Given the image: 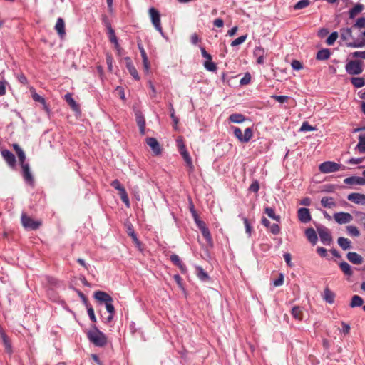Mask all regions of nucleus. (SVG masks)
<instances>
[{"mask_svg":"<svg viewBox=\"0 0 365 365\" xmlns=\"http://www.w3.org/2000/svg\"><path fill=\"white\" fill-rule=\"evenodd\" d=\"M13 148L19 158V162L22 168V174L24 180L29 185H32L34 179L30 171L29 165L25 163L26 155L21 148L16 143L13 144Z\"/></svg>","mask_w":365,"mask_h":365,"instance_id":"obj_1","label":"nucleus"},{"mask_svg":"<svg viewBox=\"0 0 365 365\" xmlns=\"http://www.w3.org/2000/svg\"><path fill=\"white\" fill-rule=\"evenodd\" d=\"M87 336L92 344L98 347H103L107 343L106 335L95 326L88 331Z\"/></svg>","mask_w":365,"mask_h":365,"instance_id":"obj_2","label":"nucleus"},{"mask_svg":"<svg viewBox=\"0 0 365 365\" xmlns=\"http://www.w3.org/2000/svg\"><path fill=\"white\" fill-rule=\"evenodd\" d=\"M319 170L322 173H330L345 170V166L333 161H325L319 165Z\"/></svg>","mask_w":365,"mask_h":365,"instance_id":"obj_3","label":"nucleus"},{"mask_svg":"<svg viewBox=\"0 0 365 365\" xmlns=\"http://www.w3.org/2000/svg\"><path fill=\"white\" fill-rule=\"evenodd\" d=\"M149 14L150 16L152 24L155 28V29L160 32V34L163 38H167L161 27L160 16L159 11L156 9L151 7L149 9Z\"/></svg>","mask_w":365,"mask_h":365,"instance_id":"obj_4","label":"nucleus"},{"mask_svg":"<svg viewBox=\"0 0 365 365\" xmlns=\"http://www.w3.org/2000/svg\"><path fill=\"white\" fill-rule=\"evenodd\" d=\"M345 70L349 75H359L363 71L362 63L359 61H349L345 66Z\"/></svg>","mask_w":365,"mask_h":365,"instance_id":"obj_5","label":"nucleus"},{"mask_svg":"<svg viewBox=\"0 0 365 365\" xmlns=\"http://www.w3.org/2000/svg\"><path fill=\"white\" fill-rule=\"evenodd\" d=\"M21 222L23 226L31 230H37L41 225V222L38 221H35L30 217H28L25 214H22L21 215Z\"/></svg>","mask_w":365,"mask_h":365,"instance_id":"obj_6","label":"nucleus"},{"mask_svg":"<svg viewBox=\"0 0 365 365\" xmlns=\"http://www.w3.org/2000/svg\"><path fill=\"white\" fill-rule=\"evenodd\" d=\"M318 234L320 237L321 242L325 245H329L331 242V236L327 228L322 227L317 228Z\"/></svg>","mask_w":365,"mask_h":365,"instance_id":"obj_7","label":"nucleus"},{"mask_svg":"<svg viewBox=\"0 0 365 365\" xmlns=\"http://www.w3.org/2000/svg\"><path fill=\"white\" fill-rule=\"evenodd\" d=\"M335 221L339 224H346L350 222L353 220V217L348 212H336L334 215Z\"/></svg>","mask_w":365,"mask_h":365,"instance_id":"obj_8","label":"nucleus"},{"mask_svg":"<svg viewBox=\"0 0 365 365\" xmlns=\"http://www.w3.org/2000/svg\"><path fill=\"white\" fill-rule=\"evenodd\" d=\"M135 120L138 126L139 127L140 133L141 135L145 134V120L143 113L140 110L135 111Z\"/></svg>","mask_w":365,"mask_h":365,"instance_id":"obj_9","label":"nucleus"},{"mask_svg":"<svg viewBox=\"0 0 365 365\" xmlns=\"http://www.w3.org/2000/svg\"><path fill=\"white\" fill-rule=\"evenodd\" d=\"M297 213L299 220L302 223H307L312 220L309 210L307 208H299Z\"/></svg>","mask_w":365,"mask_h":365,"instance_id":"obj_10","label":"nucleus"},{"mask_svg":"<svg viewBox=\"0 0 365 365\" xmlns=\"http://www.w3.org/2000/svg\"><path fill=\"white\" fill-rule=\"evenodd\" d=\"M146 143L151 148L155 155H158L161 153L160 144L155 138H147Z\"/></svg>","mask_w":365,"mask_h":365,"instance_id":"obj_11","label":"nucleus"},{"mask_svg":"<svg viewBox=\"0 0 365 365\" xmlns=\"http://www.w3.org/2000/svg\"><path fill=\"white\" fill-rule=\"evenodd\" d=\"M347 199L358 205H365V195L353 192L347 196Z\"/></svg>","mask_w":365,"mask_h":365,"instance_id":"obj_12","label":"nucleus"},{"mask_svg":"<svg viewBox=\"0 0 365 365\" xmlns=\"http://www.w3.org/2000/svg\"><path fill=\"white\" fill-rule=\"evenodd\" d=\"M1 155L11 167H14L16 164V158L14 155L9 150H1Z\"/></svg>","mask_w":365,"mask_h":365,"instance_id":"obj_13","label":"nucleus"},{"mask_svg":"<svg viewBox=\"0 0 365 365\" xmlns=\"http://www.w3.org/2000/svg\"><path fill=\"white\" fill-rule=\"evenodd\" d=\"M94 297L98 302H103L104 304L113 302L112 297L108 294L103 291L96 292Z\"/></svg>","mask_w":365,"mask_h":365,"instance_id":"obj_14","label":"nucleus"},{"mask_svg":"<svg viewBox=\"0 0 365 365\" xmlns=\"http://www.w3.org/2000/svg\"><path fill=\"white\" fill-rule=\"evenodd\" d=\"M346 257L349 262L354 264H361L363 262L362 257L356 252H350L346 255Z\"/></svg>","mask_w":365,"mask_h":365,"instance_id":"obj_15","label":"nucleus"},{"mask_svg":"<svg viewBox=\"0 0 365 365\" xmlns=\"http://www.w3.org/2000/svg\"><path fill=\"white\" fill-rule=\"evenodd\" d=\"M126 61V68L129 71V73L135 79L139 80L140 77L138 75V73L134 66L133 63H132L130 58H125Z\"/></svg>","mask_w":365,"mask_h":365,"instance_id":"obj_16","label":"nucleus"},{"mask_svg":"<svg viewBox=\"0 0 365 365\" xmlns=\"http://www.w3.org/2000/svg\"><path fill=\"white\" fill-rule=\"evenodd\" d=\"M55 29L61 38L65 36V23L62 18H58L57 19L56 24L55 25Z\"/></svg>","mask_w":365,"mask_h":365,"instance_id":"obj_17","label":"nucleus"},{"mask_svg":"<svg viewBox=\"0 0 365 365\" xmlns=\"http://www.w3.org/2000/svg\"><path fill=\"white\" fill-rule=\"evenodd\" d=\"M322 298L326 302L331 304L334 302L335 294L328 287H326L324 290Z\"/></svg>","mask_w":365,"mask_h":365,"instance_id":"obj_18","label":"nucleus"},{"mask_svg":"<svg viewBox=\"0 0 365 365\" xmlns=\"http://www.w3.org/2000/svg\"><path fill=\"white\" fill-rule=\"evenodd\" d=\"M345 184L347 185H364V181L361 177L360 176H351L344 179V180Z\"/></svg>","mask_w":365,"mask_h":365,"instance_id":"obj_19","label":"nucleus"},{"mask_svg":"<svg viewBox=\"0 0 365 365\" xmlns=\"http://www.w3.org/2000/svg\"><path fill=\"white\" fill-rule=\"evenodd\" d=\"M138 48H139V51L140 52V55H141V57H142V59H143V63L144 69L146 71H148V70H149V61H148V58L147 56L146 52H145L143 46L140 43H138Z\"/></svg>","mask_w":365,"mask_h":365,"instance_id":"obj_20","label":"nucleus"},{"mask_svg":"<svg viewBox=\"0 0 365 365\" xmlns=\"http://www.w3.org/2000/svg\"><path fill=\"white\" fill-rule=\"evenodd\" d=\"M170 261L177 267H179V269L181 270L182 272H185L186 270L185 264L182 262L178 255L175 254H173L170 255Z\"/></svg>","mask_w":365,"mask_h":365,"instance_id":"obj_21","label":"nucleus"},{"mask_svg":"<svg viewBox=\"0 0 365 365\" xmlns=\"http://www.w3.org/2000/svg\"><path fill=\"white\" fill-rule=\"evenodd\" d=\"M305 235L308 240L312 244L315 245L317 242V235L313 228H307L305 231Z\"/></svg>","mask_w":365,"mask_h":365,"instance_id":"obj_22","label":"nucleus"},{"mask_svg":"<svg viewBox=\"0 0 365 365\" xmlns=\"http://www.w3.org/2000/svg\"><path fill=\"white\" fill-rule=\"evenodd\" d=\"M195 273L197 277L202 282H207L210 279V277L207 273L200 266L195 267Z\"/></svg>","mask_w":365,"mask_h":365,"instance_id":"obj_23","label":"nucleus"},{"mask_svg":"<svg viewBox=\"0 0 365 365\" xmlns=\"http://www.w3.org/2000/svg\"><path fill=\"white\" fill-rule=\"evenodd\" d=\"M229 121L234 123H242L246 120L245 115L240 113H233L229 116Z\"/></svg>","mask_w":365,"mask_h":365,"instance_id":"obj_24","label":"nucleus"},{"mask_svg":"<svg viewBox=\"0 0 365 365\" xmlns=\"http://www.w3.org/2000/svg\"><path fill=\"white\" fill-rule=\"evenodd\" d=\"M321 204L326 208H332L336 206L334 198L331 197H323L321 200Z\"/></svg>","mask_w":365,"mask_h":365,"instance_id":"obj_25","label":"nucleus"},{"mask_svg":"<svg viewBox=\"0 0 365 365\" xmlns=\"http://www.w3.org/2000/svg\"><path fill=\"white\" fill-rule=\"evenodd\" d=\"M337 242L340 247L344 250H349L351 247V242L349 239L343 237H339Z\"/></svg>","mask_w":365,"mask_h":365,"instance_id":"obj_26","label":"nucleus"},{"mask_svg":"<svg viewBox=\"0 0 365 365\" xmlns=\"http://www.w3.org/2000/svg\"><path fill=\"white\" fill-rule=\"evenodd\" d=\"M330 51L328 48H323L317 52L316 58L319 61H324L330 57Z\"/></svg>","mask_w":365,"mask_h":365,"instance_id":"obj_27","label":"nucleus"},{"mask_svg":"<svg viewBox=\"0 0 365 365\" xmlns=\"http://www.w3.org/2000/svg\"><path fill=\"white\" fill-rule=\"evenodd\" d=\"M340 36L343 41H348L352 38V30L351 28H343L340 30Z\"/></svg>","mask_w":365,"mask_h":365,"instance_id":"obj_28","label":"nucleus"},{"mask_svg":"<svg viewBox=\"0 0 365 365\" xmlns=\"http://www.w3.org/2000/svg\"><path fill=\"white\" fill-rule=\"evenodd\" d=\"M361 153H365V134H361L359 136V143L355 147Z\"/></svg>","mask_w":365,"mask_h":365,"instance_id":"obj_29","label":"nucleus"},{"mask_svg":"<svg viewBox=\"0 0 365 365\" xmlns=\"http://www.w3.org/2000/svg\"><path fill=\"white\" fill-rule=\"evenodd\" d=\"M253 137V130L252 128H247L244 133H242V138L241 143H245L249 142Z\"/></svg>","mask_w":365,"mask_h":365,"instance_id":"obj_30","label":"nucleus"},{"mask_svg":"<svg viewBox=\"0 0 365 365\" xmlns=\"http://www.w3.org/2000/svg\"><path fill=\"white\" fill-rule=\"evenodd\" d=\"M364 9V6L361 4H356L353 8H351L349 11V17L351 19H354L355 16L362 11Z\"/></svg>","mask_w":365,"mask_h":365,"instance_id":"obj_31","label":"nucleus"},{"mask_svg":"<svg viewBox=\"0 0 365 365\" xmlns=\"http://www.w3.org/2000/svg\"><path fill=\"white\" fill-rule=\"evenodd\" d=\"M355 88H361L365 85V79L361 77H352L350 80Z\"/></svg>","mask_w":365,"mask_h":365,"instance_id":"obj_32","label":"nucleus"},{"mask_svg":"<svg viewBox=\"0 0 365 365\" xmlns=\"http://www.w3.org/2000/svg\"><path fill=\"white\" fill-rule=\"evenodd\" d=\"M339 267L341 269V271L344 273V274L347 276H351L353 274L351 267L347 262H340Z\"/></svg>","mask_w":365,"mask_h":365,"instance_id":"obj_33","label":"nucleus"},{"mask_svg":"<svg viewBox=\"0 0 365 365\" xmlns=\"http://www.w3.org/2000/svg\"><path fill=\"white\" fill-rule=\"evenodd\" d=\"M108 33L109 39H110V42L114 43L115 48H118L119 47V43L118 42L117 37L115 36L114 30L110 26H108Z\"/></svg>","mask_w":365,"mask_h":365,"instance_id":"obj_34","label":"nucleus"},{"mask_svg":"<svg viewBox=\"0 0 365 365\" xmlns=\"http://www.w3.org/2000/svg\"><path fill=\"white\" fill-rule=\"evenodd\" d=\"M65 100L68 103V105L73 108L74 110H78V106L75 101V100L73 98L71 93H67L65 95Z\"/></svg>","mask_w":365,"mask_h":365,"instance_id":"obj_35","label":"nucleus"},{"mask_svg":"<svg viewBox=\"0 0 365 365\" xmlns=\"http://www.w3.org/2000/svg\"><path fill=\"white\" fill-rule=\"evenodd\" d=\"M292 315L294 319L299 321L302 320L303 315L302 309L299 307H294L292 309Z\"/></svg>","mask_w":365,"mask_h":365,"instance_id":"obj_36","label":"nucleus"},{"mask_svg":"<svg viewBox=\"0 0 365 365\" xmlns=\"http://www.w3.org/2000/svg\"><path fill=\"white\" fill-rule=\"evenodd\" d=\"M3 344L4 345L5 351L9 354H11L13 350H12V346L11 344V341H9L8 336L6 335L3 334V339H1Z\"/></svg>","mask_w":365,"mask_h":365,"instance_id":"obj_37","label":"nucleus"},{"mask_svg":"<svg viewBox=\"0 0 365 365\" xmlns=\"http://www.w3.org/2000/svg\"><path fill=\"white\" fill-rule=\"evenodd\" d=\"M363 299L361 297L358 295H354L351 298V301L350 303L351 307H360L363 304Z\"/></svg>","mask_w":365,"mask_h":365,"instance_id":"obj_38","label":"nucleus"},{"mask_svg":"<svg viewBox=\"0 0 365 365\" xmlns=\"http://www.w3.org/2000/svg\"><path fill=\"white\" fill-rule=\"evenodd\" d=\"M201 233H202V236L205 237V239L206 240V242L208 244V245L210 247H212L213 241H212V236L210 235V232L208 228L207 227L206 229H204L202 231H201Z\"/></svg>","mask_w":365,"mask_h":365,"instance_id":"obj_39","label":"nucleus"},{"mask_svg":"<svg viewBox=\"0 0 365 365\" xmlns=\"http://www.w3.org/2000/svg\"><path fill=\"white\" fill-rule=\"evenodd\" d=\"M265 213L269 216V217L279 222L280 221V216L275 215L274 210L273 208L267 207L264 209Z\"/></svg>","mask_w":365,"mask_h":365,"instance_id":"obj_40","label":"nucleus"},{"mask_svg":"<svg viewBox=\"0 0 365 365\" xmlns=\"http://www.w3.org/2000/svg\"><path fill=\"white\" fill-rule=\"evenodd\" d=\"M346 46L350 48H362L365 46V40H354L352 42L347 43Z\"/></svg>","mask_w":365,"mask_h":365,"instance_id":"obj_41","label":"nucleus"},{"mask_svg":"<svg viewBox=\"0 0 365 365\" xmlns=\"http://www.w3.org/2000/svg\"><path fill=\"white\" fill-rule=\"evenodd\" d=\"M339 37L338 32L334 31L332 32L327 38L326 43L329 46H331L334 43V42L336 41V39Z\"/></svg>","mask_w":365,"mask_h":365,"instance_id":"obj_42","label":"nucleus"},{"mask_svg":"<svg viewBox=\"0 0 365 365\" xmlns=\"http://www.w3.org/2000/svg\"><path fill=\"white\" fill-rule=\"evenodd\" d=\"M347 232L349 235L353 237H359L360 235L359 230L358 228L353 225H349L346 227Z\"/></svg>","mask_w":365,"mask_h":365,"instance_id":"obj_43","label":"nucleus"},{"mask_svg":"<svg viewBox=\"0 0 365 365\" xmlns=\"http://www.w3.org/2000/svg\"><path fill=\"white\" fill-rule=\"evenodd\" d=\"M119 195H120V199L122 200V201L125 204V205L128 207H129L130 202H129V198H128V196L125 189H122V190H120L119 192Z\"/></svg>","mask_w":365,"mask_h":365,"instance_id":"obj_44","label":"nucleus"},{"mask_svg":"<svg viewBox=\"0 0 365 365\" xmlns=\"http://www.w3.org/2000/svg\"><path fill=\"white\" fill-rule=\"evenodd\" d=\"M309 4L310 1L309 0H300L294 6V9L295 10L302 9L308 6Z\"/></svg>","mask_w":365,"mask_h":365,"instance_id":"obj_45","label":"nucleus"},{"mask_svg":"<svg viewBox=\"0 0 365 365\" xmlns=\"http://www.w3.org/2000/svg\"><path fill=\"white\" fill-rule=\"evenodd\" d=\"M247 38V35L241 36L231 42V46L235 47L243 43Z\"/></svg>","mask_w":365,"mask_h":365,"instance_id":"obj_46","label":"nucleus"},{"mask_svg":"<svg viewBox=\"0 0 365 365\" xmlns=\"http://www.w3.org/2000/svg\"><path fill=\"white\" fill-rule=\"evenodd\" d=\"M31 92L32 98L34 101L39 102L43 104L45 103V99L42 96H41L40 95L36 93L34 88L31 89Z\"/></svg>","mask_w":365,"mask_h":365,"instance_id":"obj_47","label":"nucleus"},{"mask_svg":"<svg viewBox=\"0 0 365 365\" xmlns=\"http://www.w3.org/2000/svg\"><path fill=\"white\" fill-rule=\"evenodd\" d=\"M127 232H128V235L132 237L133 240L135 243L139 244V241L138 240L137 235H136L131 224H129L128 225V231Z\"/></svg>","mask_w":365,"mask_h":365,"instance_id":"obj_48","label":"nucleus"},{"mask_svg":"<svg viewBox=\"0 0 365 365\" xmlns=\"http://www.w3.org/2000/svg\"><path fill=\"white\" fill-rule=\"evenodd\" d=\"M204 66L209 71H215L217 70V66L215 63L212 61V60H207L204 63Z\"/></svg>","mask_w":365,"mask_h":365,"instance_id":"obj_49","label":"nucleus"},{"mask_svg":"<svg viewBox=\"0 0 365 365\" xmlns=\"http://www.w3.org/2000/svg\"><path fill=\"white\" fill-rule=\"evenodd\" d=\"M315 130V128L310 125L307 122H304L300 128V131L307 132Z\"/></svg>","mask_w":365,"mask_h":365,"instance_id":"obj_50","label":"nucleus"},{"mask_svg":"<svg viewBox=\"0 0 365 365\" xmlns=\"http://www.w3.org/2000/svg\"><path fill=\"white\" fill-rule=\"evenodd\" d=\"M354 26L359 29L365 28V17L359 18L354 24Z\"/></svg>","mask_w":365,"mask_h":365,"instance_id":"obj_51","label":"nucleus"},{"mask_svg":"<svg viewBox=\"0 0 365 365\" xmlns=\"http://www.w3.org/2000/svg\"><path fill=\"white\" fill-rule=\"evenodd\" d=\"M233 133L235 138L241 143V140L242 138V132L241 129L238 127H234Z\"/></svg>","mask_w":365,"mask_h":365,"instance_id":"obj_52","label":"nucleus"},{"mask_svg":"<svg viewBox=\"0 0 365 365\" xmlns=\"http://www.w3.org/2000/svg\"><path fill=\"white\" fill-rule=\"evenodd\" d=\"M148 85L149 88L150 89V93H149V94H150V96L151 98H155V97H156V96H157V91H156V89H155V86H154L153 83H152V81H149L148 82Z\"/></svg>","mask_w":365,"mask_h":365,"instance_id":"obj_53","label":"nucleus"},{"mask_svg":"<svg viewBox=\"0 0 365 365\" xmlns=\"http://www.w3.org/2000/svg\"><path fill=\"white\" fill-rule=\"evenodd\" d=\"M251 81V75L249 73H246L245 76L240 79V84L241 85H247L250 83Z\"/></svg>","mask_w":365,"mask_h":365,"instance_id":"obj_54","label":"nucleus"},{"mask_svg":"<svg viewBox=\"0 0 365 365\" xmlns=\"http://www.w3.org/2000/svg\"><path fill=\"white\" fill-rule=\"evenodd\" d=\"M272 98H274L275 99L276 101H277L279 103H285L287 99H288V96H277V95H272L271 96Z\"/></svg>","mask_w":365,"mask_h":365,"instance_id":"obj_55","label":"nucleus"},{"mask_svg":"<svg viewBox=\"0 0 365 365\" xmlns=\"http://www.w3.org/2000/svg\"><path fill=\"white\" fill-rule=\"evenodd\" d=\"M242 220L245 224L246 233H247L250 236L251 235L252 227L246 217H243Z\"/></svg>","mask_w":365,"mask_h":365,"instance_id":"obj_56","label":"nucleus"},{"mask_svg":"<svg viewBox=\"0 0 365 365\" xmlns=\"http://www.w3.org/2000/svg\"><path fill=\"white\" fill-rule=\"evenodd\" d=\"M363 161L364 158H351L347 161V163L351 165H357L361 163Z\"/></svg>","mask_w":365,"mask_h":365,"instance_id":"obj_57","label":"nucleus"},{"mask_svg":"<svg viewBox=\"0 0 365 365\" xmlns=\"http://www.w3.org/2000/svg\"><path fill=\"white\" fill-rule=\"evenodd\" d=\"M292 68L295 71H299L302 68V64L297 60H294L291 63Z\"/></svg>","mask_w":365,"mask_h":365,"instance_id":"obj_58","label":"nucleus"},{"mask_svg":"<svg viewBox=\"0 0 365 365\" xmlns=\"http://www.w3.org/2000/svg\"><path fill=\"white\" fill-rule=\"evenodd\" d=\"M270 232L273 235H278L280 232V227L278 224H272L269 227Z\"/></svg>","mask_w":365,"mask_h":365,"instance_id":"obj_59","label":"nucleus"},{"mask_svg":"<svg viewBox=\"0 0 365 365\" xmlns=\"http://www.w3.org/2000/svg\"><path fill=\"white\" fill-rule=\"evenodd\" d=\"M259 189V185L257 181L253 182L249 187V190L253 192H257Z\"/></svg>","mask_w":365,"mask_h":365,"instance_id":"obj_60","label":"nucleus"},{"mask_svg":"<svg viewBox=\"0 0 365 365\" xmlns=\"http://www.w3.org/2000/svg\"><path fill=\"white\" fill-rule=\"evenodd\" d=\"M111 186L118 190L119 192L122 190V189H125L118 180L112 181Z\"/></svg>","mask_w":365,"mask_h":365,"instance_id":"obj_61","label":"nucleus"},{"mask_svg":"<svg viewBox=\"0 0 365 365\" xmlns=\"http://www.w3.org/2000/svg\"><path fill=\"white\" fill-rule=\"evenodd\" d=\"M107 312L109 314H114L115 313V308L113 305V302H109L105 304Z\"/></svg>","mask_w":365,"mask_h":365,"instance_id":"obj_62","label":"nucleus"},{"mask_svg":"<svg viewBox=\"0 0 365 365\" xmlns=\"http://www.w3.org/2000/svg\"><path fill=\"white\" fill-rule=\"evenodd\" d=\"M183 158H184L187 165L189 167L190 170H192L194 167H193L192 159H191L190 155L188 154L187 155L184 156Z\"/></svg>","mask_w":365,"mask_h":365,"instance_id":"obj_63","label":"nucleus"},{"mask_svg":"<svg viewBox=\"0 0 365 365\" xmlns=\"http://www.w3.org/2000/svg\"><path fill=\"white\" fill-rule=\"evenodd\" d=\"M283 282H284V276L282 274H280L278 279H275L273 282V284L275 287H279V286L282 285Z\"/></svg>","mask_w":365,"mask_h":365,"instance_id":"obj_64","label":"nucleus"}]
</instances>
